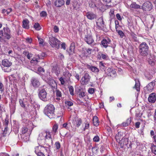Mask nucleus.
Instances as JSON below:
<instances>
[{"label":"nucleus","instance_id":"f257e3e1","mask_svg":"<svg viewBox=\"0 0 156 156\" xmlns=\"http://www.w3.org/2000/svg\"><path fill=\"white\" fill-rule=\"evenodd\" d=\"M33 127L31 129L30 128L29 125H27L22 128L21 132L22 133L21 138L23 141L27 142L29 140V135L31 133Z\"/></svg>","mask_w":156,"mask_h":156},{"label":"nucleus","instance_id":"f03ea898","mask_svg":"<svg viewBox=\"0 0 156 156\" xmlns=\"http://www.w3.org/2000/svg\"><path fill=\"white\" fill-rule=\"evenodd\" d=\"M55 108L52 104L48 105L45 108L44 113L50 119L54 118Z\"/></svg>","mask_w":156,"mask_h":156},{"label":"nucleus","instance_id":"7ed1b4c3","mask_svg":"<svg viewBox=\"0 0 156 156\" xmlns=\"http://www.w3.org/2000/svg\"><path fill=\"white\" fill-rule=\"evenodd\" d=\"M149 47L145 42L142 43L139 46V52L140 54L145 56L148 54Z\"/></svg>","mask_w":156,"mask_h":156},{"label":"nucleus","instance_id":"20e7f679","mask_svg":"<svg viewBox=\"0 0 156 156\" xmlns=\"http://www.w3.org/2000/svg\"><path fill=\"white\" fill-rule=\"evenodd\" d=\"M116 75V71L113 69L109 68L105 72L104 76L108 77V78L112 79L115 77Z\"/></svg>","mask_w":156,"mask_h":156},{"label":"nucleus","instance_id":"39448f33","mask_svg":"<svg viewBox=\"0 0 156 156\" xmlns=\"http://www.w3.org/2000/svg\"><path fill=\"white\" fill-rule=\"evenodd\" d=\"M43 133L44 134H45L44 140L46 144L48 146H50V144H52L53 141L51 132L49 131H46Z\"/></svg>","mask_w":156,"mask_h":156},{"label":"nucleus","instance_id":"423d86ee","mask_svg":"<svg viewBox=\"0 0 156 156\" xmlns=\"http://www.w3.org/2000/svg\"><path fill=\"white\" fill-rule=\"evenodd\" d=\"M152 7L151 3L148 1L143 4L141 9L145 11H150L152 9Z\"/></svg>","mask_w":156,"mask_h":156},{"label":"nucleus","instance_id":"0eeeda50","mask_svg":"<svg viewBox=\"0 0 156 156\" xmlns=\"http://www.w3.org/2000/svg\"><path fill=\"white\" fill-rule=\"evenodd\" d=\"M38 96L40 99L44 101H47V93L44 89L40 90L38 94Z\"/></svg>","mask_w":156,"mask_h":156},{"label":"nucleus","instance_id":"6e6552de","mask_svg":"<svg viewBox=\"0 0 156 156\" xmlns=\"http://www.w3.org/2000/svg\"><path fill=\"white\" fill-rule=\"evenodd\" d=\"M50 44L52 47L58 49L60 48V41L58 40H51Z\"/></svg>","mask_w":156,"mask_h":156},{"label":"nucleus","instance_id":"1a4fd4ad","mask_svg":"<svg viewBox=\"0 0 156 156\" xmlns=\"http://www.w3.org/2000/svg\"><path fill=\"white\" fill-rule=\"evenodd\" d=\"M90 77L88 73H85L82 78L81 82L83 84H87L90 81Z\"/></svg>","mask_w":156,"mask_h":156},{"label":"nucleus","instance_id":"9d476101","mask_svg":"<svg viewBox=\"0 0 156 156\" xmlns=\"http://www.w3.org/2000/svg\"><path fill=\"white\" fill-rule=\"evenodd\" d=\"M3 30L4 31V35L7 39H9L11 38L10 34V30L7 27H4Z\"/></svg>","mask_w":156,"mask_h":156},{"label":"nucleus","instance_id":"9b49d317","mask_svg":"<svg viewBox=\"0 0 156 156\" xmlns=\"http://www.w3.org/2000/svg\"><path fill=\"white\" fill-rule=\"evenodd\" d=\"M31 83L34 87H37L40 85V83L37 79L32 78L31 80Z\"/></svg>","mask_w":156,"mask_h":156},{"label":"nucleus","instance_id":"f8f14e48","mask_svg":"<svg viewBox=\"0 0 156 156\" xmlns=\"http://www.w3.org/2000/svg\"><path fill=\"white\" fill-rule=\"evenodd\" d=\"M9 123V121L7 118H6L5 119V121L3 122V126H4L5 129L3 132L4 134H6L7 133V132L8 130V125Z\"/></svg>","mask_w":156,"mask_h":156},{"label":"nucleus","instance_id":"ddd939ff","mask_svg":"<svg viewBox=\"0 0 156 156\" xmlns=\"http://www.w3.org/2000/svg\"><path fill=\"white\" fill-rule=\"evenodd\" d=\"M2 64L4 67H9L12 65V63L7 59H4L2 61Z\"/></svg>","mask_w":156,"mask_h":156},{"label":"nucleus","instance_id":"4468645a","mask_svg":"<svg viewBox=\"0 0 156 156\" xmlns=\"http://www.w3.org/2000/svg\"><path fill=\"white\" fill-rule=\"evenodd\" d=\"M49 84L53 90V92H54L55 90L57 89V84L56 82L53 80H51L50 81Z\"/></svg>","mask_w":156,"mask_h":156},{"label":"nucleus","instance_id":"2eb2a0df","mask_svg":"<svg viewBox=\"0 0 156 156\" xmlns=\"http://www.w3.org/2000/svg\"><path fill=\"white\" fill-rule=\"evenodd\" d=\"M156 100V95L154 93L151 94L148 98V101L149 102L154 103Z\"/></svg>","mask_w":156,"mask_h":156},{"label":"nucleus","instance_id":"dca6fc26","mask_svg":"<svg viewBox=\"0 0 156 156\" xmlns=\"http://www.w3.org/2000/svg\"><path fill=\"white\" fill-rule=\"evenodd\" d=\"M96 23L98 26L100 27H104L105 22L102 17H101L98 19Z\"/></svg>","mask_w":156,"mask_h":156},{"label":"nucleus","instance_id":"f3484780","mask_svg":"<svg viewBox=\"0 0 156 156\" xmlns=\"http://www.w3.org/2000/svg\"><path fill=\"white\" fill-rule=\"evenodd\" d=\"M86 16L87 18L90 20H92L96 19L97 17L96 15L92 12H88L86 14Z\"/></svg>","mask_w":156,"mask_h":156},{"label":"nucleus","instance_id":"a211bd4d","mask_svg":"<svg viewBox=\"0 0 156 156\" xmlns=\"http://www.w3.org/2000/svg\"><path fill=\"white\" fill-rule=\"evenodd\" d=\"M29 21L27 19H25L23 21V27L26 29H28L29 28Z\"/></svg>","mask_w":156,"mask_h":156},{"label":"nucleus","instance_id":"6ab92c4d","mask_svg":"<svg viewBox=\"0 0 156 156\" xmlns=\"http://www.w3.org/2000/svg\"><path fill=\"white\" fill-rule=\"evenodd\" d=\"M30 103L32 105V106L35 109L37 108L38 109L40 108V105L37 104V102L34 99H31L30 101Z\"/></svg>","mask_w":156,"mask_h":156},{"label":"nucleus","instance_id":"aec40b11","mask_svg":"<svg viewBox=\"0 0 156 156\" xmlns=\"http://www.w3.org/2000/svg\"><path fill=\"white\" fill-rule=\"evenodd\" d=\"M64 4L63 0H56L55 2V5L57 7H60Z\"/></svg>","mask_w":156,"mask_h":156},{"label":"nucleus","instance_id":"412c9836","mask_svg":"<svg viewBox=\"0 0 156 156\" xmlns=\"http://www.w3.org/2000/svg\"><path fill=\"white\" fill-rule=\"evenodd\" d=\"M123 136L122 133L119 132L116 135L115 138L117 141H121L122 139V136Z\"/></svg>","mask_w":156,"mask_h":156},{"label":"nucleus","instance_id":"4be33fe9","mask_svg":"<svg viewBox=\"0 0 156 156\" xmlns=\"http://www.w3.org/2000/svg\"><path fill=\"white\" fill-rule=\"evenodd\" d=\"M154 84V83L152 82L149 83L147 86V88L149 91H152V90L153 89Z\"/></svg>","mask_w":156,"mask_h":156},{"label":"nucleus","instance_id":"5701e85b","mask_svg":"<svg viewBox=\"0 0 156 156\" xmlns=\"http://www.w3.org/2000/svg\"><path fill=\"white\" fill-rule=\"evenodd\" d=\"M154 21V20L151 22H149L147 23V28L146 29V30L149 31L151 29L153 26V25Z\"/></svg>","mask_w":156,"mask_h":156},{"label":"nucleus","instance_id":"b1692460","mask_svg":"<svg viewBox=\"0 0 156 156\" xmlns=\"http://www.w3.org/2000/svg\"><path fill=\"white\" fill-rule=\"evenodd\" d=\"M55 90L56 92V95L57 97L56 99L58 100H60V98L62 97V93L58 89H57V88L56 90Z\"/></svg>","mask_w":156,"mask_h":156},{"label":"nucleus","instance_id":"393cba45","mask_svg":"<svg viewBox=\"0 0 156 156\" xmlns=\"http://www.w3.org/2000/svg\"><path fill=\"white\" fill-rule=\"evenodd\" d=\"M75 49L74 44L72 43L70 47L69 50V54H73L74 53V50Z\"/></svg>","mask_w":156,"mask_h":156},{"label":"nucleus","instance_id":"a878e982","mask_svg":"<svg viewBox=\"0 0 156 156\" xmlns=\"http://www.w3.org/2000/svg\"><path fill=\"white\" fill-rule=\"evenodd\" d=\"M93 123L94 125L96 126H98L99 125V122L98 118L96 116L94 117L93 119Z\"/></svg>","mask_w":156,"mask_h":156},{"label":"nucleus","instance_id":"bb28decb","mask_svg":"<svg viewBox=\"0 0 156 156\" xmlns=\"http://www.w3.org/2000/svg\"><path fill=\"white\" fill-rule=\"evenodd\" d=\"M58 128V125L56 123L52 127V133L55 134L57 132Z\"/></svg>","mask_w":156,"mask_h":156},{"label":"nucleus","instance_id":"cd10ccee","mask_svg":"<svg viewBox=\"0 0 156 156\" xmlns=\"http://www.w3.org/2000/svg\"><path fill=\"white\" fill-rule=\"evenodd\" d=\"M38 147H36L35 148V152L37 156H45L43 153L39 151L38 150Z\"/></svg>","mask_w":156,"mask_h":156},{"label":"nucleus","instance_id":"c85d7f7f","mask_svg":"<svg viewBox=\"0 0 156 156\" xmlns=\"http://www.w3.org/2000/svg\"><path fill=\"white\" fill-rule=\"evenodd\" d=\"M130 7L135 9H141V6L136 4L135 2H133L130 5Z\"/></svg>","mask_w":156,"mask_h":156},{"label":"nucleus","instance_id":"c756f323","mask_svg":"<svg viewBox=\"0 0 156 156\" xmlns=\"http://www.w3.org/2000/svg\"><path fill=\"white\" fill-rule=\"evenodd\" d=\"M90 69L93 72L98 73L99 72V70L97 67L91 66L90 67Z\"/></svg>","mask_w":156,"mask_h":156},{"label":"nucleus","instance_id":"7c9ffc66","mask_svg":"<svg viewBox=\"0 0 156 156\" xmlns=\"http://www.w3.org/2000/svg\"><path fill=\"white\" fill-rule=\"evenodd\" d=\"M108 40V41L107 40H102V41H101V44L105 48H106L108 46V41H109L110 40Z\"/></svg>","mask_w":156,"mask_h":156},{"label":"nucleus","instance_id":"2f4dec72","mask_svg":"<svg viewBox=\"0 0 156 156\" xmlns=\"http://www.w3.org/2000/svg\"><path fill=\"white\" fill-rule=\"evenodd\" d=\"M80 3L78 2V1L75 2L73 5V7L75 9L77 10L80 7Z\"/></svg>","mask_w":156,"mask_h":156},{"label":"nucleus","instance_id":"473e14b6","mask_svg":"<svg viewBox=\"0 0 156 156\" xmlns=\"http://www.w3.org/2000/svg\"><path fill=\"white\" fill-rule=\"evenodd\" d=\"M131 122V119H128L125 122L122 123V124L123 126H127Z\"/></svg>","mask_w":156,"mask_h":156},{"label":"nucleus","instance_id":"72a5a7b5","mask_svg":"<svg viewBox=\"0 0 156 156\" xmlns=\"http://www.w3.org/2000/svg\"><path fill=\"white\" fill-rule=\"evenodd\" d=\"M105 63L102 62H100L99 65L100 69L105 71L106 69V68L105 66Z\"/></svg>","mask_w":156,"mask_h":156},{"label":"nucleus","instance_id":"f704fd0d","mask_svg":"<svg viewBox=\"0 0 156 156\" xmlns=\"http://www.w3.org/2000/svg\"><path fill=\"white\" fill-rule=\"evenodd\" d=\"M27 101H25V100H23V101L21 99L19 100V103L20 105L23 108H25L26 106V103L27 102Z\"/></svg>","mask_w":156,"mask_h":156},{"label":"nucleus","instance_id":"c9c22d12","mask_svg":"<svg viewBox=\"0 0 156 156\" xmlns=\"http://www.w3.org/2000/svg\"><path fill=\"white\" fill-rule=\"evenodd\" d=\"M140 84L139 81H138L137 82H136L135 86L133 88H135L137 91H139L140 90Z\"/></svg>","mask_w":156,"mask_h":156},{"label":"nucleus","instance_id":"e433bc0d","mask_svg":"<svg viewBox=\"0 0 156 156\" xmlns=\"http://www.w3.org/2000/svg\"><path fill=\"white\" fill-rule=\"evenodd\" d=\"M34 27L36 30H39L41 28L39 24L38 23H35L34 25Z\"/></svg>","mask_w":156,"mask_h":156},{"label":"nucleus","instance_id":"4c0bfd02","mask_svg":"<svg viewBox=\"0 0 156 156\" xmlns=\"http://www.w3.org/2000/svg\"><path fill=\"white\" fill-rule=\"evenodd\" d=\"M55 146L57 150H59L61 147V144L59 141L55 142Z\"/></svg>","mask_w":156,"mask_h":156},{"label":"nucleus","instance_id":"58836bf2","mask_svg":"<svg viewBox=\"0 0 156 156\" xmlns=\"http://www.w3.org/2000/svg\"><path fill=\"white\" fill-rule=\"evenodd\" d=\"M109 15L110 16L111 19H113L115 17V15L114 14V11L113 10H111L109 13Z\"/></svg>","mask_w":156,"mask_h":156},{"label":"nucleus","instance_id":"ea45409f","mask_svg":"<svg viewBox=\"0 0 156 156\" xmlns=\"http://www.w3.org/2000/svg\"><path fill=\"white\" fill-rule=\"evenodd\" d=\"M55 70V73L57 75H58L60 73V71L58 68L57 66H55L53 67Z\"/></svg>","mask_w":156,"mask_h":156},{"label":"nucleus","instance_id":"a19ab883","mask_svg":"<svg viewBox=\"0 0 156 156\" xmlns=\"http://www.w3.org/2000/svg\"><path fill=\"white\" fill-rule=\"evenodd\" d=\"M69 91L70 92V94L72 96H73L74 95V89L72 86H69Z\"/></svg>","mask_w":156,"mask_h":156},{"label":"nucleus","instance_id":"79ce46f5","mask_svg":"<svg viewBox=\"0 0 156 156\" xmlns=\"http://www.w3.org/2000/svg\"><path fill=\"white\" fill-rule=\"evenodd\" d=\"M86 41L89 44H90L92 45H94V41L93 40H86Z\"/></svg>","mask_w":156,"mask_h":156},{"label":"nucleus","instance_id":"37998d69","mask_svg":"<svg viewBox=\"0 0 156 156\" xmlns=\"http://www.w3.org/2000/svg\"><path fill=\"white\" fill-rule=\"evenodd\" d=\"M86 51L87 52V53H84V55L85 56H87L89 55H90L92 53V50L91 49L88 48L87 50H86Z\"/></svg>","mask_w":156,"mask_h":156},{"label":"nucleus","instance_id":"c03bdc74","mask_svg":"<svg viewBox=\"0 0 156 156\" xmlns=\"http://www.w3.org/2000/svg\"><path fill=\"white\" fill-rule=\"evenodd\" d=\"M152 151L154 154L156 155V146L154 145L152 146Z\"/></svg>","mask_w":156,"mask_h":156},{"label":"nucleus","instance_id":"a18cd8bd","mask_svg":"<svg viewBox=\"0 0 156 156\" xmlns=\"http://www.w3.org/2000/svg\"><path fill=\"white\" fill-rule=\"evenodd\" d=\"M88 92L90 94H92L94 92V89L92 88H89L88 90Z\"/></svg>","mask_w":156,"mask_h":156},{"label":"nucleus","instance_id":"49530a36","mask_svg":"<svg viewBox=\"0 0 156 156\" xmlns=\"http://www.w3.org/2000/svg\"><path fill=\"white\" fill-rule=\"evenodd\" d=\"M79 97L81 98H83L85 96V92L83 91L80 92L79 94Z\"/></svg>","mask_w":156,"mask_h":156},{"label":"nucleus","instance_id":"de8ad7c7","mask_svg":"<svg viewBox=\"0 0 156 156\" xmlns=\"http://www.w3.org/2000/svg\"><path fill=\"white\" fill-rule=\"evenodd\" d=\"M93 139L94 141L98 142L99 141L100 138L98 136H96L94 137Z\"/></svg>","mask_w":156,"mask_h":156},{"label":"nucleus","instance_id":"09e8293b","mask_svg":"<svg viewBox=\"0 0 156 156\" xmlns=\"http://www.w3.org/2000/svg\"><path fill=\"white\" fill-rule=\"evenodd\" d=\"M117 32L119 34L120 36L122 38H123V37L124 35V34L123 32L121 30H118Z\"/></svg>","mask_w":156,"mask_h":156},{"label":"nucleus","instance_id":"8fccbe9b","mask_svg":"<svg viewBox=\"0 0 156 156\" xmlns=\"http://www.w3.org/2000/svg\"><path fill=\"white\" fill-rule=\"evenodd\" d=\"M24 53H25V55H27V58L29 59H30L31 56L30 55H31L32 54H30L27 51H24Z\"/></svg>","mask_w":156,"mask_h":156},{"label":"nucleus","instance_id":"3c124183","mask_svg":"<svg viewBox=\"0 0 156 156\" xmlns=\"http://www.w3.org/2000/svg\"><path fill=\"white\" fill-rule=\"evenodd\" d=\"M47 13L44 11L41 12L40 13V15L41 17H45L47 16Z\"/></svg>","mask_w":156,"mask_h":156},{"label":"nucleus","instance_id":"603ef678","mask_svg":"<svg viewBox=\"0 0 156 156\" xmlns=\"http://www.w3.org/2000/svg\"><path fill=\"white\" fill-rule=\"evenodd\" d=\"M40 46H43L44 45V40H38Z\"/></svg>","mask_w":156,"mask_h":156},{"label":"nucleus","instance_id":"864d4df0","mask_svg":"<svg viewBox=\"0 0 156 156\" xmlns=\"http://www.w3.org/2000/svg\"><path fill=\"white\" fill-rule=\"evenodd\" d=\"M54 31L55 33L58 32L59 31L58 27L56 25L54 27Z\"/></svg>","mask_w":156,"mask_h":156},{"label":"nucleus","instance_id":"5fc2aeb1","mask_svg":"<svg viewBox=\"0 0 156 156\" xmlns=\"http://www.w3.org/2000/svg\"><path fill=\"white\" fill-rule=\"evenodd\" d=\"M134 50H133V47L132 46H130V48H129L128 52L130 53H133L134 52Z\"/></svg>","mask_w":156,"mask_h":156},{"label":"nucleus","instance_id":"6e6d98bb","mask_svg":"<svg viewBox=\"0 0 156 156\" xmlns=\"http://www.w3.org/2000/svg\"><path fill=\"white\" fill-rule=\"evenodd\" d=\"M85 38L86 39H91L92 38V36L91 35V33H89L88 34H87V35H85Z\"/></svg>","mask_w":156,"mask_h":156},{"label":"nucleus","instance_id":"4d7b16f0","mask_svg":"<svg viewBox=\"0 0 156 156\" xmlns=\"http://www.w3.org/2000/svg\"><path fill=\"white\" fill-rule=\"evenodd\" d=\"M101 57L102 58L104 59H107L108 57V56L106 54H101Z\"/></svg>","mask_w":156,"mask_h":156},{"label":"nucleus","instance_id":"13d9d810","mask_svg":"<svg viewBox=\"0 0 156 156\" xmlns=\"http://www.w3.org/2000/svg\"><path fill=\"white\" fill-rule=\"evenodd\" d=\"M59 81L61 82V84L62 85H63L65 83V81L64 79L62 77H61L59 79Z\"/></svg>","mask_w":156,"mask_h":156},{"label":"nucleus","instance_id":"bf43d9fd","mask_svg":"<svg viewBox=\"0 0 156 156\" xmlns=\"http://www.w3.org/2000/svg\"><path fill=\"white\" fill-rule=\"evenodd\" d=\"M38 71L39 72H44V70L43 68L41 67H40L38 68Z\"/></svg>","mask_w":156,"mask_h":156},{"label":"nucleus","instance_id":"052dcab7","mask_svg":"<svg viewBox=\"0 0 156 156\" xmlns=\"http://www.w3.org/2000/svg\"><path fill=\"white\" fill-rule=\"evenodd\" d=\"M82 123V121L81 119H79L78 120V122H77L76 126L77 127H79L81 124Z\"/></svg>","mask_w":156,"mask_h":156},{"label":"nucleus","instance_id":"680f3d73","mask_svg":"<svg viewBox=\"0 0 156 156\" xmlns=\"http://www.w3.org/2000/svg\"><path fill=\"white\" fill-rule=\"evenodd\" d=\"M68 123L67 122L63 124L62 128H65L66 129H67L68 127L67 126Z\"/></svg>","mask_w":156,"mask_h":156},{"label":"nucleus","instance_id":"e2e57ef3","mask_svg":"<svg viewBox=\"0 0 156 156\" xmlns=\"http://www.w3.org/2000/svg\"><path fill=\"white\" fill-rule=\"evenodd\" d=\"M3 85L2 83L0 82V91H3Z\"/></svg>","mask_w":156,"mask_h":156},{"label":"nucleus","instance_id":"0e129e2a","mask_svg":"<svg viewBox=\"0 0 156 156\" xmlns=\"http://www.w3.org/2000/svg\"><path fill=\"white\" fill-rule=\"evenodd\" d=\"M61 48H63L64 50L66 49V44L65 43H63L61 44Z\"/></svg>","mask_w":156,"mask_h":156},{"label":"nucleus","instance_id":"69168bd1","mask_svg":"<svg viewBox=\"0 0 156 156\" xmlns=\"http://www.w3.org/2000/svg\"><path fill=\"white\" fill-rule=\"evenodd\" d=\"M89 123L86 124H85V128L84 129V131L86 129H88L89 128Z\"/></svg>","mask_w":156,"mask_h":156},{"label":"nucleus","instance_id":"338daca9","mask_svg":"<svg viewBox=\"0 0 156 156\" xmlns=\"http://www.w3.org/2000/svg\"><path fill=\"white\" fill-rule=\"evenodd\" d=\"M140 123L139 122H137L135 123V126L136 128H138L140 127Z\"/></svg>","mask_w":156,"mask_h":156},{"label":"nucleus","instance_id":"774afa93","mask_svg":"<svg viewBox=\"0 0 156 156\" xmlns=\"http://www.w3.org/2000/svg\"><path fill=\"white\" fill-rule=\"evenodd\" d=\"M116 17L117 18V19L119 20H122V19L121 18V16L119 14V13L117 14L116 15Z\"/></svg>","mask_w":156,"mask_h":156}]
</instances>
